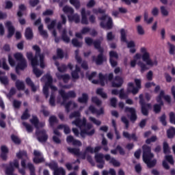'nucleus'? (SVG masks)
<instances>
[{
    "label": "nucleus",
    "mask_w": 175,
    "mask_h": 175,
    "mask_svg": "<svg viewBox=\"0 0 175 175\" xmlns=\"http://www.w3.org/2000/svg\"><path fill=\"white\" fill-rule=\"evenodd\" d=\"M85 43L89 47L94 46V49L98 50V53H100L97 55V57L92 56V60L95 62L96 64L102 65L103 62L106 61V56L103 55V53H105V49L101 46L102 42H100V40H94V39L90 37H86L85 38Z\"/></svg>",
    "instance_id": "nucleus-1"
},
{
    "label": "nucleus",
    "mask_w": 175,
    "mask_h": 175,
    "mask_svg": "<svg viewBox=\"0 0 175 175\" xmlns=\"http://www.w3.org/2000/svg\"><path fill=\"white\" fill-rule=\"evenodd\" d=\"M32 49L36 52L34 57L32 52H27L26 53V57L27 59L30 61L32 68H35V66L39 65L38 58H40V66L42 69H44L46 66L44 64V53H40L42 49H40V46L38 45H33Z\"/></svg>",
    "instance_id": "nucleus-2"
},
{
    "label": "nucleus",
    "mask_w": 175,
    "mask_h": 175,
    "mask_svg": "<svg viewBox=\"0 0 175 175\" xmlns=\"http://www.w3.org/2000/svg\"><path fill=\"white\" fill-rule=\"evenodd\" d=\"M143 154L142 158L144 162L147 165L149 169L154 167L157 165V159H152L154 158V154L151 152V147L147 145H144L142 146Z\"/></svg>",
    "instance_id": "nucleus-3"
},
{
    "label": "nucleus",
    "mask_w": 175,
    "mask_h": 175,
    "mask_svg": "<svg viewBox=\"0 0 175 175\" xmlns=\"http://www.w3.org/2000/svg\"><path fill=\"white\" fill-rule=\"evenodd\" d=\"M67 150L68 152H70V154H72L73 155H76L77 157H82V159H85V157H87L88 152H90V154H94V148L91 146L86 147L85 151L83 153L80 152V148L68 147Z\"/></svg>",
    "instance_id": "nucleus-4"
},
{
    "label": "nucleus",
    "mask_w": 175,
    "mask_h": 175,
    "mask_svg": "<svg viewBox=\"0 0 175 175\" xmlns=\"http://www.w3.org/2000/svg\"><path fill=\"white\" fill-rule=\"evenodd\" d=\"M139 105L141 106V113L143 116H147L150 113V110L152 109V105L151 103H146L144 100V97L142 94H139Z\"/></svg>",
    "instance_id": "nucleus-5"
},
{
    "label": "nucleus",
    "mask_w": 175,
    "mask_h": 175,
    "mask_svg": "<svg viewBox=\"0 0 175 175\" xmlns=\"http://www.w3.org/2000/svg\"><path fill=\"white\" fill-rule=\"evenodd\" d=\"M134 81L135 83L136 88H135L133 83H129L127 86V92L131 93L133 95H136L137 94H139V90H142V80L135 79Z\"/></svg>",
    "instance_id": "nucleus-6"
},
{
    "label": "nucleus",
    "mask_w": 175,
    "mask_h": 175,
    "mask_svg": "<svg viewBox=\"0 0 175 175\" xmlns=\"http://www.w3.org/2000/svg\"><path fill=\"white\" fill-rule=\"evenodd\" d=\"M42 79H46L47 81L43 87V94L46 98H49V87L53 84V77L49 73L46 74Z\"/></svg>",
    "instance_id": "nucleus-7"
},
{
    "label": "nucleus",
    "mask_w": 175,
    "mask_h": 175,
    "mask_svg": "<svg viewBox=\"0 0 175 175\" xmlns=\"http://www.w3.org/2000/svg\"><path fill=\"white\" fill-rule=\"evenodd\" d=\"M36 135L37 139L40 143H46L49 139V135H47V132L44 129L42 130H36Z\"/></svg>",
    "instance_id": "nucleus-8"
},
{
    "label": "nucleus",
    "mask_w": 175,
    "mask_h": 175,
    "mask_svg": "<svg viewBox=\"0 0 175 175\" xmlns=\"http://www.w3.org/2000/svg\"><path fill=\"white\" fill-rule=\"evenodd\" d=\"M59 94L63 99V103H65L69 98H75L77 96L76 92L73 90H70L66 93L65 92V90L62 89L59 90Z\"/></svg>",
    "instance_id": "nucleus-9"
},
{
    "label": "nucleus",
    "mask_w": 175,
    "mask_h": 175,
    "mask_svg": "<svg viewBox=\"0 0 175 175\" xmlns=\"http://www.w3.org/2000/svg\"><path fill=\"white\" fill-rule=\"evenodd\" d=\"M120 40L124 43L127 44L128 49H132L135 47L136 44H135V42L130 41L128 42L126 40V32L125 31V29H120Z\"/></svg>",
    "instance_id": "nucleus-10"
},
{
    "label": "nucleus",
    "mask_w": 175,
    "mask_h": 175,
    "mask_svg": "<svg viewBox=\"0 0 175 175\" xmlns=\"http://www.w3.org/2000/svg\"><path fill=\"white\" fill-rule=\"evenodd\" d=\"M113 78L114 75H113V72L109 73L108 75L107 74L104 75L102 72L98 74V79L101 87H105V81H107V80L108 81H111Z\"/></svg>",
    "instance_id": "nucleus-11"
},
{
    "label": "nucleus",
    "mask_w": 175,
    "mask_h": 175,
    "mask_svg": "<svg viewBox=\"0 0 175 175\" xmlns=\"http://www.w3.org/2000/svg\"><path fill=\"white\" fill-rule=\"evenodd\" d=\"M91 14V11L88 10L85 11V8H83L81 10V23L83 25H88L90 22L88 21V17L87 16H90Z\"/></svg>",
    "instance_id": "nucleus-12"
},
{
    "label": "nucleus",
    "mask_w": 175,
    "mask_h": 175,
    "mask_svg": "<svg viewBox=\"0 0 175 175\" xmlns=\"http://www.w3.org/2000/svg\"><path fill=\"white\" fill-rule=\"evenodd\" d=\"M115 59H118V53L114 51H109V63L112 68H116L118 65V62Z\"/></svg>",
    "instance_id": "nucleus-13"
},
{
    "label": "nucleus",
    "mask_w": 175,
    "mask_h": 175,
    "mask_svg": "<svg viewBox=\"0 0 175 175\" xmlns=\"http://www.w3.org/2000/svg\"><path fill=\"white\" fill-rule=\"evenodd\" d=\"M125 113H130V120L131 122L135 123L137 120V115L136 114V109L133 107H126L124 109Z\"/></svg>",
    "instance_id": "nucleus-14"
},
{
    "label": "nucleus",
    "mask_w": 175,
    "mask_h": 175,
    "mask_svg": "<svg viewBox=\"0 0 175 175\" xmlns=\"http://www.w3.org/2000/svg\"><path fill=\"white\" fill-rule=\"evenodd\" d=\"M34 158L33 159V162L34 163H43L44 162V157L42 156V152L39 150H33Z\"/></svg>",
    "instance_id": "nucleus-15"
},
{
    "label": "nucleus",
    "mask_w": 175,
    "mask_h": 175,
    "mask_svg": "<svg viewBox=\"0 0 175 175\" xmlns=\"http://www.w3.org/2000/svg\"><path fill=\"white\" fill-rule=\"evenodd\" d=\"M94 14H104L101 17L99 18L100 21H105V20L109 17L107 14H106V10L98 8V9L94 8L92 10Z\"/></svg>",
    "instance_id": "nucleus-16"
},
{
    "label": "nucleus",
    "mask_w": 175,
    "mask_h": 175,
    "mask_svg": "<svg viewBox=\"0 0 175 175\" xmlns=\"http://www.w3.org/2000/svg\"><path fill=\"white\" fill-rule=\"evenodd\" d=\"M123 84L124 79L120 76H116L114 81L111 83V85L113 88H120V87H122Z\"/></svg>",
    "instance_id": "nucleus-17"
},
{
    "label": "nucleus",
    "mask_w": 175,
    "mask_h": 175,
    "mask_svg": "<svg viewBox=\"0 0 175 175\" xmlns=\"http://www.w3.org/2000/svg\"><path fill=\"white\" fill-rule=\"evenodd\" d=\"M5 27L8 28V33L7 35L8 39H10L13 37V35H14V32H16V29H14V27L13 25H12V22L8 21L5 23Z\"/></svg>",
    "instance_id": "nucleus-18"
},
{
    "label": "nucleus",
    "mask_w": 175,
    "mask_h": 175,
    "mask_svg": "<svg viewBox=\"0 0 175 175\" xmlns=\"http://www.w3.org/2000/svg\"><path fill=\"white\" fill-rule=\"evenodd\" d=\"M142 61L146 62V64L149 65L150 66H154V65H158V62L155 61L154 63L151 59H150V53H145L142 55Z\"/></svg>",
    "instance_id": "nucleus-19"
},
{
    "label": "nucleus",
    "mask_w": 175,
    "mask_h": 175,
    "mask_svg": "<svg viewBox=\"0 0 175 175\" xmlns=\"http://www.w3.org/2000/svg\"><path fill=\"white\" fill-rule=\"evenodd\" d=\"M105 159L107 161H109V163H111V165H113L114 167H120V166H121V163H120V161L115 159L114 157H111L110 154H105Z\"/></svg>",
    "instance_id": "nucleus-20"
},
{
    "label": "nucleus",
    "mask_w": 175,
    "mask_h": 175,
    "mask_svg": "<svg viewBox=\"0 0 175 175\" xmlns=\"http://www.w3.org/2000/svg\"><path fill=\"white\" fill-rule=\"evenodd\" d=\"M87 122V119L85 118H83V119H80L79 118H77L75 120L72 121V124L76 125L78 128H83V126H85V123Z\"/></svg>",
    "instance_id": "nucleus-21"
},
{
    "label": "nucleus",
    "mask_w": 175,
    "mask_h": 175,
    "mask_svg": "<svg viewBox=\"0 0 175 175\" xmlns=\"http://www.w3.org/2000/svg\"><path fill=\"white\" fill-rule=\"evenodd\" d=\"M1 153L0 154V158L3 161H8V154H9V148H7L6 146L3 145L1 146Z\"/></svg>",
    "instance_id": "nucleus-22"
},
{
    "label": "nucleus",
    "mask_w": 175,
    "mask_h": 175,
    "mask_svg": "<svg viewBox=\"0 0 175 175\" xmlns=\"http://www.w3.org/2000/svg\"><path fill=\"white\" fill-rule=\"evenodd\" d=\"M122 135L123 137H125V139H127V140H133V142H137L138 140L137 135H136L135 133L130 134L126 131H123Z\"/></svg>",
    "instance_id": "nucleus-23"
},
{
    "label": "nucleus",
    "mask_w": 175,
    "mask_h": 175,
    "mask_svg": "<svg viewBox=\"0 0 175 175\" xmlns=\"http://www.w3.org/2000/svg\"><path fill=\"white\" fill-rule=\"evenodd\" d=\"M100 26L101 27V28H106L107 29H111L113 28V18H111V17L109 16L106 24H105V22L101 21L100 23Z\"/></svg>",
    "instance_id": "nucleus-24"
},
{
    "label": "nucleus",
    "mask_w": 175,
    "mask_h": 175,
    "mask_svg": "<svg viewBox=\"0 0 175 175\" xmlns=\"http://www.w3.org/2000/svg\"><path fill=\"white\" fill-rule=\"evenodd\" d=\"M85 135L88 136H94V135H95V129H93L90 131H88L87 129L81 130L80 136L82 137L83 139H85Z\"/></svg>",
    "instance_id": "nucleus-25"
},
{
    "label": "nucleus",
    "mask_w": 175,
    "mask_h": 175,
    "mask_svg": "<svg viewBox=\"0 0 175 175\" xmlns=\"http://www.w3.org/2000/svg\"><path fill=\"white\" fill-rule=\"evenodd\" d=\"M25 37L27 40H32L33 39V31H32V28L27 27L25 31Z\"/></svg>",
    "instance_id": "nucleus-26"
},
{
    "label": "nucleus",
    "mask_w": 175,
    "mask_h": 175,
    "mask_svg": "<svg viewBox=\"0 0 175 175\" xmlns=\"http://www.w3.org/2000/svg\"><path fill=\"white\" fill-rule=\"evenodd\" d=\"M57 56L53 55V59H62L65 57V53H64V51L61 49L60 48L57 49L56 51Z\"/></svg>",
    "instance_id": "nucleus-27"
},
{
    "label": "nucleus",
    "mask_w": 175,
    "mask_h": 175,
    "mask_svg": "<svg viewBox=\"0 0 175 175\" xmlns=\"http://www.w3.org/2000/svg\"><path fill=\"white\" fill-rule=\"evenodd\" d=\"M117 151L119 152L120 155H125V150H124V148H122L120 145H118L115 149L111 150V154L117 155Z\"/></svg>",
    "instance_id": "nucleus-28"
},
{
    "label": "nucleus",
    "mask_w": 175,
    "mask_h": 175,
    "mask_svg": "<svg viewBox=\"0 0 175 175\" xmlns=\"http://www.w3.org/2000/svg\"><path fill=\"white\" fill-rule=\"evenodd\" d=\"M56 77H57L58 80H63L64 83H68L70 80L69 74L62 75L60 73H56Z\"/></svg>",
    "instance_id": "nucleus-29"
},
{
    "label": "nucleus",
    "mask_w": 175,
    "mask_h": 175,
    "mask_svg": "<svg viewBox=\"0 0 175 175\" xmlns=\"http://www.w3.org/2000/svg\"><path fill=\"white\" fill-rule=\"evenodd\" d=\"M158 96H160V98H163L164 100L168 103V105H170L172 103V97H170V95H165V91L161 90L160 91L159 94Z\"/></svg>",
    "instance_id": "nucleus-30"
},
{
    "label": "nucleus",
    "mask_w": 175,
    "mask_h": 175,
    "mask_svg": "<svg viewBox=\"0 0 175 175\" xmlns=\"http://www.w3.org/2000/svg\"><path fill=\"white\" fill-rule=\"evenodd\" d=\"M68 18L70 23H72V21H74L75 24H79V23H80V16H79L77 14L74 15H68Z\"/></svg>",
    "instance_id": "nucleus-31"
},
{
    "label": "nucleus",
    "mask_w": 175,
    "mask_h": 175,
    "mask_svg": "<svg viewBox=\"0 0 175 175\" xmlns=\"http://www.w3.org/2000/svg\"><path fill=\"white\" fill-rule=\"evenodd\" d=\"M27 66V59L18 62L17 65L16 66L17 69H21V70H24Z\"/></svg>",
    "instance_id": "nucleus-32"
},
{
    "label": "nucleus",
    "mask_w": 175,
    "mask_h": 175,
    "mask_svg": "<svg viewBox=\"0 0 175 175\" xmlns=\"http://www.w3.org/2000/svg\"><path fill=\"white\" fill-rule=\"evenodd\" d=\"M88 94L87 93H83L82 96L78 98V102L79 103H84L85 105H87L88 103Z\"/></svg>",
    "instance_id": "nucleus-33"
},
{
    "label": "nucleus",
    "mask_w": 175,
    "mask_h": 175,
    "mask_svg": "<svg viewBox=\"0 0 175 175\" xmlns=\"http://www.w3.org/2000/svg\"><path fill=\"white\" fill-rule=\"evenodd\" d=\"M166 133L167 139H174L175 136V128L173 126H170L167 130Z\"/></svg>",
    "instance_id": "nucleus-34"
},
{
    "label": "nucleus",
    "mask_w": 175,
    "mask_h": 175,
    "mask_svg": "<svg viewBox=\"0 0 175 175\" xmlns=\"http://www.w3.org/2000/svg\"><path fill=\"white\" fill-rule=\"evenodd\" d=\"M62 39L65 43H69L70 42V38L68 36V31L66 29H64L62 32Z\"/></svg>",
    "instance_id": "nucleus-35"
},
{
    "label": "nucleus",
    "mask_w": 175,
    "mask_h": 175,
    "mask_svg": "<svg viewBox=\"0 0 175 175\" xmlns=\"http://www.w3.org/2000/svg\"><path fill=\"white\" fill-rule=\"evenodd\" d=\"M103 158H105V155L102 153L96 154L94 157V159L97 163H103L105 162Z\"/></svg>",
    "instance_id": "nucleus-36"
},
{
    "label": "nucleus",
    "mask_w": 175,
    "mask_h": 175,
    "mask_svg": "<svg viewBox=\"0 0 175 175\" xmlns=\"http://www.w3.org/2000/svg\"><path fill=\"white\" fill-rule=\"evenodd\" d=\"M15 85L18 91H23L25 90V85L24 84V82L17 80L16 81Z\"/></svg>",
    "instance_id": "nucleus-37"
},
{
    "label": "nucleus",
    "mask_w": 175,
    "mask_h": 175,
    "mask_svg": "<svg viewBox=\"0 0 175 175\" xmlns=\"http://www.w3.org/2000/svg\"><path fill=\"white\" fill-rule=\"evenodd\" d=\"M96 94L101 96L103 99H107V94L103 92V88H98L96 91Z\"/></svg>",
    "instance_id": "nucleus-38"
},
{
    "label": "nucleus",
    "mask_w": 175,
    "mask_h": 175,
    "mask_svg": "<svg viewBox=\"0 0 175 175\" xmlns=\"http://www.w3.org/2000/svg\"><path fill=\"white\" fill-rule=\"evenodd\" d=\"M16 157L18 159H23V158H27L28 153L26 150H19L18 152L16 153Z\"/></svg>",
    "instance_id": "nucleus-39"
},
{
    "label": "nucleus",
    "mask_w": 175,
    "mask_h": 175,
    "mask_svg": "<svg viewBox=\"0 0 175 175\" xmlns=\"http://www.w3.org/2000/svg\"><path fill=\"white\" fill-rule=\"evenodd\" d=\"M49 125L50 126H51V128H54V125L58 123V119H57V117L55 116H51V117H49Z\"/></svg>",
    "instance_id": "nucleus-40"
},
{
    "label": "nucleus",
    "mask_w": 175,
    "mask_h": 175,
    "mask_svg": "<svg viewBox=\"0 0 175 175\" xmlns=\"http://www.w3.org/2000/svg\"><path fill=\"white\" fill-rule=\"evenodd\" d=\"M53 175H66V172L62 167H58L53 171Z\"/></svg>",
    "instance_id": "nucleus-41"
},
{
    "label": "nucleus",
    "mask_w": 175,
    "mask_h": 175,
    "mask_svg": "<svg viewBox=\"0 0 175 175\" xmlns=\"http://www.w3.org/2000/svg\"><path fill=\"white\" fill-rule=\"evenodd\" d=\"M14 172V167H13V162L10 163V166L5 169V174L7 175H13Z\"/></svg>",
    "instance_id": "nucleus-42"
},
{
    "label": "nucleus",
    "mask_w": 175,
    "mask_h": 175,
    "mask_svg": "<svg viewBox=\"0 0 175 175\" xmlns=\"http://www.w3.org/2000/svg\"><path fill=\"white\" fill-rule=\"evenodd\" d=\"M18 9L19 10L17 12V16L18 17H23V16H24V14H23V12L27 10V7H25V5L24 4H21L18 6Z\"/></svg>",
    "instance_id": "nucleus-43"
},
{
    "label": "nucleus",
    "mask_w": 175,
    "mask_h": 175,
    "mask_svg": "<svg viewBox=\"0 0 175 175\" xmlns=\"http://www.w3.org/2000/svg\"><path fill=\"white\" fill-rule=\"evenodd\" d=\"M30 122L36 128V129H39V119L37 116H33Z\"/></svg>",
    "instance_id": "nucleus-44"
},
{
    "label": "nucleus",
    "mask_w": 175,
    "mask_h": 175,
    "mask_svg": "<svg viewBox=\"0 0 175 175\" xmlns=\"http://www.w3.org/2000/svg\"><path fill=\"white\" fill-rule=\"evenodd\" d=\"M63 12L64 13H65L66 14H73V13H75V10H73L72 8V7H69L68 5H65L64 8H63Z\"/></svg>",
    "instance_id": "nucleus-45"
},
{
    "label": "nucleus",
    "mask_w": 175,
    "mask_h": 175,
    "mask_svg": "<svg viewBox=\"0 0 175 175\" xmlns=\"http://www.w3.org/2000/svg\"><path fill=\"white\" fill-rule=\"evenodd\" d=\"M163 150L164 154H170V148L169 147V144L167 142H164L163 143Z\"/></svg>",
    "instance_id": "nucleus-46"
},
{
    "label": "nucleus",
    "mask_w": 175,
    "mask_h": 175,
    "mask_svg": "<svg viewBox=\"0 0 175 175\" xmlns=\"http://www.w3.org/2000/svg\"><path fill=\"white\" fill-rule=\"evenodd\" d=\"M14 57L18 62L20 61L25 60V58H24V55H23V53H16L15 54H14Z\"/></svg>",
    "instance_id": "nucleus-47"
},
{
    "label": "nucleus",
    "mask_w": 175,
    "mask_h": 175,
    "mask_svg": "<svg viewBox=\"0 0 175 175\" xmlns=\"http://www.w3.org/2000/svg\"><path fill=\"white\" fill-rule=\"evenodd\" d=\"M70 3L75 6L77 10H79V9H80V6H81V5L80 4V1L79 0H70Z\"/></svg>",
    "instance_id": "nucleus-48"
},
{
    "label": "nucleus",
    "mask_w": 175,
    "mask_h": 175,
    "mask_svg": "<svg viewBox=\"0 0 175 175\" xmlns=\"http://www.w3.org/2000/svg\"><path fill=\"white\" fill-rule=\"evenodd\" d=\"M162 106L163 105H161L160 104H154L153 105V111H154L156 114H159V113H161V110H162Z\"/></svg>",
    "instance_id": "nucleus-49"
},
{
    "label": "nucleus",
    "mask_w": 175,
    "mask_h": 175,
    "mask_svg": "<svg viewBox=\"0 0 175 175\" xmlns=\"http://www.w3.org/2000/svg\"><path fill=\"white\" fill-rule=\"evenodd\" d=\"M167 45L169 46V53L170 55H174L175 54V46L174 44L167 42Z\"/></svg>",
    "instance_id": "nucleus-50"
},
{
    "label": "nucleus",
    "mask_w": 175,
    "mask_h": 175,
    "mask_svg": "<svg viewBox=\"0 0 175 175\" xmlns=\"http://www.w3.org/2000/svg\"><path fill=\"white\" fill-rule=\"evenodd\" d=\"M23 125L26 128V131L28 132V133H31V132H33V128L31 124L24 122H23Z\"/></svg>",
    "instance_id": "nucleus-51"
},
{
    "label": "nucleus",
    "mask_w": 175,
    "mask_h": 175,
    "mask_svg": "<svg viewBox=\"0 0 175 175\" xmlns=\"http://www.w3.org/2000/svg\"><path fill=\"white\" fill-rule=\"evenodd\" d=\"M72 44L74 47H81L83 46V43L79 41L77 38H72Z\"/></svg>",
    "instance_id": "nucleus-52"
},
{
    "label": "nucleus",
    "mask_w": 175,
    "mask_h": 175,
    "mask_svg": "<svg viewBox=\"0 0 175 175\" xmlns=\"http://www.w3.org/2000/svg\"><path fill=\"white\" fill-rule=\"evenodd\" d=\"M157 140H158L157 135H152L150 138H148L146 140L145 143L146 144H151V143H155Z\"/></svg>",
    "instance_id": "nucleus-53"
},
{
    "label": "nucleus",
    "mask_w": 175,
    "mask_h": 175,
    "mask_svg": "<svg viewBox=\"0 0 175 175\" xmlns=\"http://www.w3.org/2000/svg\"><path fill=\"white\" fill-rule=\"evenodd\" d=\"M27 167L30 172V175H36V174H35V166L33 165V164H32L31 163H29L27 164Z\"/></svg>",
    "instance_id": "nucleus-54"
},
{
    "label": "nucleus",
    "mask_w": 175,
    "mask_h": 175,
    "mask_svg": "<svg viewBox=\"0 0 175 175\" xmlns=\"http://www.w3.org/2000/svg\"><path fill=\"white\" fill-rule=\"evenodd\" d=\"M139 66L141 68V72L144 73L146 70H148V67H147V65H146L144 63L139 62L138 63Z\"/></svg>",
    "instance_id": "nucleus-55"
},
{
    "label": "nucleus",
    "mask_w": 175,
    "mask_h": 175,
    "mask_svg": "<svg viewBox=\"0 0 175 175\" xmlns=\"http://www.w3.org/2000/svg\"><path fill=\"white\" fill-rule=\"evenodd\" d=\"M33 72L36 75V77H40L43 75V72L36 68V66L33 67Z\"/></svg>",
    "instance_id": "nucleus-56"
},
{
    "label": "nucleus",
    "mask_w": 175,
    "mask_h": 175,
    "mask_svg": "<svg viewBox=\"0 0 175 175\" xmlns=\"http://www.w3.org/2000/svg\"><path fill=\"white\" fill-rule=\"evenodd\" d=\"M11 139L12 141L15 144H21V139H20V138H18V137H17L15 135H11Z\"/></svg>",
    "instance_id": "nucleus-57"
},
{
    "label": "nucleus",
    "mask_w": 175,
    "mask_h": 175,
    "mask_svg": "<svg viewBox=\"0 0 175 175\" xmlns=\"http://www.w3.org/2000/svg\"><path fill=\"white\" fill-rule=\"evenodd\" d=\"M41 108L42 109L40 110V113H42L44 116L49 117V116H50V112L49 110L46 109V107L44 105H42Z\"/></svg>",
    "instance_id": "nucleus-58"
},
{
    "label": "nucleus",
    "mask_w": 175,
    "mask_h": 175,
    "mask_svg": "<svg viewBox=\"0 0 175 175\" xmlns=\"http://www.w3.org/2000/svg\"><path fill=\"white\" fill-rule=\"evenodd\" d=\"M119 98L120 99H126V98H128V95L125 94L124 88L120 89L119 91Z\"/></svg>",
    "instance_id": "nucleus-59"
},
{
    "label": "nucleus",
    "mask_w": 175,
    "mask_h": 175,
    "mask_svg": "<svg viewBox=\"0 0 175 175\" xmlns=\"http://www.w3.org/2000/svg\"><path fill=\"white\" fill-rule=\"evenodd\" d=\"M92 103H95L96 106H100L102 105V101L96 96L92 97Z\"/></svg>",
    "instance_id": "nucleus-60"
},
{
    "label": "nucleus",
    "mask_w": 175,
    "mask_h": 175,
    "mask_svg": "<svg viewBox=\"0 0 175 175\" xmlns=\"http://www.w3.org/2000/svg\"><path fill=\"white\" fill-rule=\"evenodd\" d=\"M159 120L163 126H166V125H167V122H166V114L163 113L161 115Z\"/></svg>",
    "instance_id": "nucleus-61"
},
{
    "label": "nucleus",
    "mask_w": 175,
    "mask_h": 175,
    "mask_svg": "<svg viewBox=\"0 0 175 175\" xmlns=\"http://www.w3.org/2000/svg\"><path fill=\"white\" fill-rule=\"evenodd\" d=\"M49 105L54 107L55 106V96L54 94H51L49 99Z\"/></svg>",
    "instance_id": "nucleus-62"
},
{
    "label": "nucleus",
    "mask_w": 175,
    "mask_h": 175,
    "mask_svg": "<svg viewBox=\"0 0 175 175\" xmlns=\"http://www.w3.org/2000/svg\"><path fill=\"white\" fill-rule=\"evenodd\" d=\"M121 121L122 122H123V124H124L125 125V129H128V128H129V120H128V119L126 118V117L125 116H122L121 118Z\"/></svg>",
    "instance_id": "nucleus-63"
},
{
    "label": "nucleus",
    "mask_w": 175,
    "mask_h": 175,
    "mask_svg": "<svg viewBox=\"0 0 175 175\" xmlns=\"http://www.w3.org/2000/svg\"><path fill=\"white\" fill-rule=\"evenodd\" d=\"M170 122L175 125V113L173 111L170 112Z\"/></svg>",
    "instance_id": "nucleus-64"
}]
</instances>
